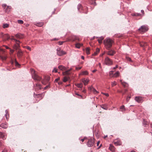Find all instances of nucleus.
Here are the masks:
<instances>
[{
	"instance_id": "f257e3e1",
	"label": "nucleus",
	"mask_w": 152,
	"mask_h": 152,
	"mask_svg": "<svg viewBox=\"0 0 152 152\" xmlns=\"http://www.w3.org/2000/svg\"><path fill=\"white\" fill-rule=\"evenodd\" d=\"M113 43V41L108 37L105 39L104 41L105 47L106 49L108 50H109L111 48Z\"/></svg>"
},
{
	"instance_id": "f03ea898",
	"label": "nucleus",
	"mask_w": 152,
	"mask_h": 152,
	"mask_svg": "<svg viewBox=\"0 0 152 152\" xmlns=\"http://www.w3.org/2000/svg\"><path fill=\"white\" fill-rule=\"evenodd\" d=\"M31 70L32 73V77L33 78L35 81H40L41 79V78L36 74L35 72L34 69H31Z\"/></svg>"
},
{
	"instance_id": "7ed1b4c3",
	"label": "nucleus",
	"mask_w": 152,
	"mask_h": 152,
	"mask_svg": "<svg viewBox=\"0 0 152 152\" xmlns=\"http://www.w3.org/2000/svg\"><path fill=\"white\" fill-rule=\"evenodd\" d=\"M95 143L94 140L93 138H91L88 140V141L87 142V145L88 147H91L93 146Z\"/></svg>"
},
{
	"instance_id": "20e7f679",
	"label": "nucleus",
	"mask_w": 152,
	"mask_h": 152,
	"mask_svg": "<svg viewBox=\"0 0 152 152\" xmlns=\"http://www.w3.org/2000/svg\"><path fill=\"white\" fill-rule=\"evenodd\" d=\"M148 29V28L147 26L143 25L138 29V30L140 32H145L147 31Z\"/></svg>"
},
{
	"instance_id": "39448f33",
	"label": "nucleus",
	"mask_w": 152,
	"mask_h": 152,
	"mask_svg": "<svg viewBox=\"0 0 152 152\" xmlns=\"http://www.w3.org/2000/svg\"><path fill=\"white\" fill-rule=\"evenodd\" d=\"M57 54L59 56H61L63 55L66 54V53L63 50H61L60 48H58L57 49Z\"/></svg>"
},
{
	"instance_id": "423d86ee",
	"label": "nucleus",
	"mask_w": 152,
	"mask_h": 152,
	"mask_svg": "<svg viewBox=\"0 0 152 152\" xmlns=\"http://www.w3.org/2000/svg\"><path fill=\"white\" fill-rule=\"evenodd\" d=\"M104 63L106 65L111 66L113 64V61L108 57H106L105 58Z\"/></svg>"
},
{
	"instance_id": "0eeeda50",
	"label": "nucleus",
	"mask_w": 152,
	"mask_h": 152,
	"mask_svg": "<svg viewBox=\"0 0 152 152\" xmlns=\"http://www.w3.org/2000/svg\"><path fill=\"white\" fill-rule=\"evenodd\" d=\"M15 41L16 42V44H15L13 46V48L14 49H15L16 50L20 49L19 48L20 47V41L19 40H17L16 39H14Z\"/></svg>"
},
{
	"instance_id": "6e6552de",
	"label": "nucleus",
	"mask_w": 152,
	"mask_h": 152,
	"mask_svg": "<svg viewBox=\"0 0 152 152\" xmlns=\"http://www.w3.org/2000/svg\"><path fill=\"white\" fill-rule=\"evenodd\" d=\"M115 52L114 50H111L107 52V54L108 55L113 56L115 54Z\"/></svg>"
},
{
	"instance_id": "1a4fd4ad",
	"label": "nucleus",
	"mask_w": 152,
	"mask_h": 152,
	"mask_svg": "<svg viewBox=\"0 0 152 152\" xmlns=\"http://www.w3.org/2000/svg\"><path fill=\"white\" fill-rule=\"evenodd\" d=\"M23 55V52L20 50L19 49L17 52V56L19 58L21 57Z\"/></svg>"
},
{
	"instance_id": "9d476101",
	"label": "nucleus",
	"mask_w": 152,
	"mask_h": 152,
	"mask_svg": "<svg viewBox=\"0 0 152 152\" xmlns=\"http://www.w3.org/2000/svg\"><path fill=\"white\" fill-rule=\"evenodd\" d=\"M135 100L136 101L139 103L142 100V99L140 96H136L135 98Z\"/></svg>"
},
{
	"instance_id": "9b49d317",
	"label": "nucleus",
	"mask_w": 152,
	"mask_h": 152,
	"mask_svg": "<svg viewBox=\"0 0 152 152\" xmlns=\"http://www.w3.org/2000/svg\"><path fill=\"white\" fill-rule=\"evenodd\" d=\"M142 124L145 127H147L148 126V123L145 121V119L143 120Z\"/></svg>"
},
{
	"instance_id": "f8f14e48",
	"label": "nucleus",
	"mask_w": 152,
	"mask_h": 152,
	"mask_svg": "<svg viewBox=\"0 0 152 152\" xmlns=\"http://www.w3.org/2000/svg\"><path fill=\"white\" fill-rule=\"evenodd\" d=\"M122 80H120L121 84L124 87H127L128 86V84L127 83L124 82H123Z\"/></svg>"
},
{
	"instance_id": "ddd939ff",
	"label": "nucleus",
	"mask_w": 152,
	"mask_h": 152,
	"mask_svg": "<svg viewBox=\"0 0 152 152\" xmlns=\"http://www.w3.org/2000/svg\"><path fill=\"white\" fill-rule=\"evenodd\" d=\"M82 82L85 85H86L89 82V80L88 79H83L82 80Z\"/></svg>"
},
{
	"instance_id": "4468645a",
	"label": "nucleus",
	"mask_w": 152,
	"mask_h": 152,
	"mask_svg": "<svg viewBox=\"0 0 152 152\" xmlns=\"http://www.w3.org/2000/svg\"><path fill=\"white\" fill-rule=\"evenodd\" d=\"M3 38L5 40H8L10 38V36L8 34H4L3 36Z\"/></svg>"
},
{
	"instance_id": "2eb2a0df",
	"label": "nucleus",
	"mask_w": 152,
	"mask_h": 152,
	"mask_svg": "<svg viewBox=\"0 0 152 152\" xmlns=\"http://www.w3.org/2000/svg\"><path fill=\"white\" fill-rule=\"evenodd\" d=\"M58 68L62 70H64L66 69V68L62 65L59 66H58Z\"/></svg>"
},
{
	"instance_id": "dca6fc26",
	"label": "nucleus",
	"mask_w": 152,
	"mask_h": 152,
	"mask_svg": "<svg viewBox=\"0 0 152 152\" xmlns=\"http://www.w3.org/2000/svg\"><path fill=\"white\" fill-rule=\"evenodd\" d=\"M109 149L111 151L113 152H114L115 151L114 147L111 145H110V146L109 148Z\"/></svg>"
},
{
	"instance_id": "f3484780",
	"label": "nucleus",
	"mask_w": 152,
	"mask_h": 152,
	"mask_svg": "<svg viewBox=\"0 0 152 152\" xmlns=\"http://www.w3.org/2000/svg\"><path fill=\"white\" fill-rule=\"evenodd\" d=\"M15 36L16 37L20 39H22L23 37V35L19 34H16Z\"/></svg>"
},
{
	"instance_id": "a211bd4d",
	"label": "nucleus",
	"mask_w": 152,
	"mask_h": 152,
	"mask_svg": "<svg viewBox=\"0 0 152 152\" xmlns=\"http://www.w3.org/2000/svg\"><path fill=\"white\" fill-rule=\"evenodd\" d=\"M77 8L78 10L79 11H80V10H83V8L82 7V6L81 5V4H79L78 5Z\"/></svg>"
},
{
	"instance_id": "6ab92c4d",
	"label": "nucleus",
	"mask_w": 152,
	"mask_h": 152,
	"mask_svg": "<svg viewBox=\"0 0 152 152\" xmlns=\"http://www.w3.org/2000/svg\"><path fill=\"white\" fill-rule=\"evenodd\" d=\"M0 138H2L3 140L5 139V136L3 133L0 132Z\"/></svg>"
},
{
	"instance_id": "aec40b11",
	"label": "nucleus",
	"mask_w": 152,
	"mask_h": 152,
	"mask_svg": "<svg viewBox=\"0 0 152 152\" xmlns=\"http://www.w3.org/2000/svg\"><path fill=\"white\" fill-rule=\"evenodd\" d=\"M82 45V44H80L79 43H77L75 44L76 47L78 48H79Z\"/></svg>"
},
{
	"instance_id": "412c9836",
	"label": "nucleus",
	"mask_w": 152,
	"mask_h": 152,
	"mask_svg": "<svg viewBox=\"0 0 152 152\" xmlns=\"http://www.w3.org/2000/svg\"><path fill=\"white\" fill-rule=\"evenodd\" d=\"M88 71H86L82 72L80 74V75H88Z\"/></svg>"
},
{
	"instance_id": "4be33fe9",
	"label": "nucleus",
	"mask_w": 152,
	"mask_h": 152,
	"mask_svg": "<svg viewBox=\"0 0 152 152\" xmlns=\"http://www.w3.org/2000/svg\"><path fill=\"white\" fill-rule=\"evenodd\" d=\"M43 23L42 22H39L36 23L35 25L41 27L43 25Z\"/></svg>"
},
{
	"instance_id": "5701e85b",
	"label": "nucleus",
	"mask_w": 152,
	"mask_h": 152,
	"mask_svg": "<svg viewBox=\"0 0 152 152\" xmlns=\"http://www.w3.org/2000/svg\"><path fill=\"white\" fill-rule=\"evenodd\" d=\"M99 39H98V41L99 43H102V41L104 39V37L101 36L99 37Z\"/></svg>"
},
{
	"instance_id": "b1692460",
	"label": "nucleus",
	"mask_w": 152,
	"mask_h": 152,
	"mask_svg": "<svg viewBox=\"0 0 152 152\" xmlns=\"http://www.w3.org/2000/svg\"><path fill=\"white\" fill-rule=\"evenodd\" d=\"M132 16H140L141 15V14L140 13H132Z\"/></svg>"
},
{
	"instance_id": "393cba45",
	"label": "nucleus",
	"mask_w": 152,
	"mask_h": 152,
	"mask_svg": "<svg viewBox=\"0 0 152 152\" xmlns=\"http://www.w3.org/2000/svg\"><path fill=\"white\" fill-rule=\"evenodd\" d=\"M75 85L77 87L79 88H82L83 87V85L82 83L76 84Z\"/></svg>"
},
{
	"instance_id": "a878e982",
	"label": "nucleus",
	"mask_w": 152,
	"mask_h": 152,
	"mask_svg": "<svg viewBox=\"0 0 152 152\" xmlns=\"http://www.w3.org/2000/svg\"><path fill=\"white\" fill-rule=\"evenodd\" d=\"M101 107L103 108V109L105 110H107L108 109L106 105L104 104H103L101 105Z\"/></svg>"
},
{
	"instance_id": "bb28decb",
	"label": "nucleus",
	"mask_w": 152,
	"mask_h": 152,
	"mask_svg": "<svg viewBox=\"0 0 152 152\" xmlns=\"http://www.w3.org/2000/svg\"><path fill=\"white\" fill-rule=\"evenodd\" d=\"M9 24L7 23H4L3 25V28H7L9 27Z\"/></svg>"
},
{
	"instance_id": "cd10ccee",
	"label": "nucleus",
	"mask_w": 152,
	"mask_h": 152,
	"mask_svg": "<svg viewBox=\"0 0 152 152\" xmlns=\"http://www.w3.org/2000/svg\"><path fill=\"white\" fill-rule=\"evenodd\" d=\"M36 87H37L36 88L37 90L40 89L41 88L40 85L38 83L36 84Z\"/></svg>"
},
{
	"instance_id": "c85d7f7f",
	"label": "nucleus",
	"mask_w": 152,
	"mask_h": 152,
	"mask_svg": "<svg viewBox=\"0 0 152 152\" xmlns=\"http://www.w3.org/2000/svg\"><path fill=\"white\" fill-rule=\"evenodd\" d=\"M11 8V7L10 6H7L5 10V11L6 12H9V11H10Z\"/></svg>"
},
{
	"instance_id": "c756f323",
	"label": "nucleus",
	"mask_w": 152,
	"mask_h": 152,
	"mask_svg": "<svg viewBox=\"0 0 152 152\" xmlns=\"http://www.w3.org/2000/svg\"><path fill=\"white\" fill-rule=\"evenodd\" d=\"M69 78V77H64L63 79V81L64 82H66L68 80V79Z\"/></svg>"
},
{
	"instance_id": "7c9ffc66",
	"label": "nucleus",
	"mask_w": 152,
	"mask_h": 152,
	"mask_svg": "<svg viewBox=\"0 0 152 152\" xmlns=\"http://www.w3.org/2000/svg\"><path fill=\"white\" fill-rule=\"evenodd\" d=\"M119 72L118 71H117L113 75L114 77H117L119 76Z\"/></svg>"
},
{
	"instance_id": "2f4dec72",
	"label": "nucleus",
	"mask_w": 152,
	"mask_h": 152,
	"mask_svg": "<svg viewBox=\"0 0 152 152\" xmlns=\"http://www.w3.org/2000/svg\"><path fill=\"white\" fill-rule=\"evenodd\" d=\"M73 41H75V40H78V41H80V39L78 38V37L77 36H74L73 37Z\"/></svg>"
},
{
	"instance_id": "473e14b6",
	"label": "nucleus",
	"mask_w": 152,
	"mask_h": 152,
	"mask_svg": "<svg viewBox=\"0 0 152 152\" xmlns=\"http://www.w3.org/2000/svg\"><path fill=\"white\" fill-rule=\"evenodd\" d=\"M86 53L87 54H90V49L89 48H87L86 49Z\"/></svg>"
},
{
	"instance_id": "72a5a7b5",
	"label": "nucleus",
	"mask_w": 152,
	"mask_h": 152,
	"mask_svg": "<svg viewBox=\"0 0 152 152\" xmlns=\"http://www.w3.org/2000/svg\"><path fill=\"white\" fill-rule=\"evenodd\" d=\"M114 143L115 144L117 145H120L121 144V142H120L115 141Z\"/></svg>"
},
{
	"instance_id": "f704fd0d",
	"label": "nucleus",
	"mask_w": 152,
	"mask_h": 152,
	"mask_svg": "<svg viewBox=\"0 0 152 152\" xmlns=\"http://www.w3.org/2000/svg\"><path fill=\"white\" fill-rule=\"evenodd\" d=\"M15 65L16 66H20V64L18 63V62L16 61V59H15Z\"/></svg>"
},
{
	"instance_id": "c9c22d12",
	"label": "nucleus",
	"mask_w": 152,
	"mask_h": 152,
	"mask_svg": "<svg viewBox=\"0 0 152 152\" xmlns=\"http://www.w3.org/2000/svg\"><path fill=\"white\" fill-rule=\"evenodd\" d=\"M5 113H6V114H5V117H6V119L7 120L8 119V118H9V116L8 115V117L7 116V113H8V111L7 110H5Z\"/></svg>"
},
{
	"instance_id": "e433bc0d",
	"label": "nucleus",
	"mask_w": 152,
	"mask_h": 152,
	"mask_svg": "<svg viewBox=\"0 0 152 152\" xmlns=\"http://www.w3.org/2000/svg\"><path fill=\"white\" fill-rule=\"evenodd\" d=\"M116 83L115 81H114L112 82L111 86L112 87H113L116 85Z\"/></svg>"
},
{
	"instance_id": "4c0bfd02",
	"label": "nucleus",
	"mask_w": 152,
	"mask_h": 152,
	"mask_svg": "<svg viewBox=\"0 0 152 152\" xmlns=\"http://www.w3.org/2000/svg\"><path fill=\"white\" fill-rule=\"evenodd\" d=\"M18 23L19 24H22L23 23V21L22 20H18Z\"/></svg>"
},
{
	"instance_id": "58836bf2",
	"label": "nucleus",
	"mask_w": 152,
	"mask_h": 152,
	"mask_svg": "<svg viewBox=\"0 0 152 152\" xmlns=\"http://www.w3.org/2000/svg\"><path fill=\"white\" fill-rule=\"evenodd\" d=\"M25 48H26L28 50H29L30 51H31V48L28 46H26L24 47Z\"/></svg>"
},
{
	"instance_id": "ea45409f",
	"label": "nucleus",
	"mask_w": 152,
	"mask_h": 152,
	"mask_svg": "<svg viewBox=\"0 0 152 152\" xmlns=\"http://www.w3.org/2000/svg\"><path fill=\"white\" fill-rule=\"evenodd\" d=\"M120 109L122 110V111L125 110V107L124 105H122L120 107Z\"/></svg>"
},
{
	"instance_id": "a19ab883",
	"label": "nucleus",
	"mask_w": 152,
	"mask_h": 152,
	"mask_svg": "<svg viewBox=\"0 0 152 152\" xmlns=\"http://www.w3.org/2000/svg\"><path fill=\"white\" fill-rule=\"evenodd\" d=\"M64 74L66 75H69V73L67 70H66L64 72Z\"/></svg>"
},
{
	"instance_id": "79ce46f5",
	"label": "nucleus",
	"mask_w": 152,
	"mask_h": 152,
	"mask_svg": "<svg viewBox=\"0 0 152 152\" xmlns=\"http://www.w3.org/2000/svg\"><path fill=\"white\" fill-rule=\"evenodd\" d=\"M75 95H77L78 96H79L80 97H79V98H82V96L81 95L79 94H78L77 93H75Z\"/></svg>"
},
{
	"instance_id": "37998d69",
	"label": "nucleus",
	"mask_w": 152,
	"mask_h": 152,
	"mask_svg": "<svg viewBox=\"0 0 152 152\" xmlns=\"http://www.w3.org/2000/svg\"><path fill=\"white\" fill-rule=\"evenodd\" d=\"M53 72H57V69H56V68H54V69L53 71Z\"/></svg>"
},
{
	"instance_id": "c03bdc74",
	"label": "nucleus",
	"mask_w": 152,
	"mask_h": 152,
	"mask_svg": "<svg viewBox=\"0 0 152 152\" xmlns=\"http://www.w3.org/2000/svg\"><path fill=\"white\" fill-rule=\"evenodd\" d=\"M99 48H97L96 50V52L98 53H99Z\"/></svg>"
},
{
	"instance_id": "a18cd8bd",
	"label": "nucleus",
	"mask_w": 152,
	"mask_h": 152,
	"mask_svg": "<svg viewBox=\"0 0 152 152\" xmlns=\"http://www.w3.org/2000/svg\"><path fill=\"white\" fill-rule=\"evenodd\" d=\"M82 67H76L75 69H76V70H78L79 69H81Z\"/></svg>"
},
{
	"instance_id": "49530a36",
	"label": "nucleus",
	"mask_w": 152,
	"mask_h": 152,
	"mask_svg": "<svg viewBox=\"0 0 152 152\" xmlns=\"http://www.w3.org/2000/svg\"><path fill=\"white\" fill-rule=\"evenodd\" d=\"M2 6L3 8L5 9V7L7 6V5L6 4H2Z\"/></svg>"
},
{
	"instance_id": "de8ad7c7",
	"label": "nucleus",
	"mask_w": 152,
	"mask_h": 152,
	"mask_svg": "<svg viewBox=\"0 0 152 152\" xmlns=\"http://www.w3.org/2000/svg\"><path fill=\"white\" fill-rule=\"evenodd\" d=\"M60 79V78L59 77H58L56 79L55 81H54V82H58V81Z\"/></svg>"
},
{
	"instance_id": "09e8293b",
	"label": "nucleus",
	"mask_w": 152,
	"mask_h": 152,
	"mask_svg": "<svg viewBox=\"0 0 152 152\" xmlns=\"http://www.w3.org/2000/svg\"><path fill=\"white\" fill-rule=\"evenodd\" d=\"M102 94L107 96H109V95L108 93H102Z\"/></svg>"
},
{
	"instance_id": "8fccbe9b",
	"label": "nucleus",
	"mask_w": 152,
	"mask_h": 152,
	"mask_svg": "<svg viewBox=\"0 0 152 152\" xmlns=\"http://www.w3.org/2000/svg\"><path fill=\"white\" fill-rule=\"evenodd\" d=\"M93 91L94 93H98V92L94 88L93 89Z\"/></svg>"
},
{
	"instance_id": "3c124183",
	"label": "nucleus",
	"mask_w": 152,
	"mask_h": 152,
	"mask_svg": "<svg viewBox=\"0 0 152 152\" xmlns=\"http://www.w3.org/2000/svg\"><path fill=\"white\" fill-rule=\"evenodd\" d=\"M131 98L130 96H128L126 98V101L127 102H128L129 100V99Z\"/></svg>"
},
{
	"instance_id": "603ef678",
	"label": "nucleus",
	"mask_w": 152,
	"mask_h": 152,
	"mask_svg": "<svg viewBox=\"0 0 152 152\" xmlns=\"http://www.w3.org/2000/svg\"><path fill=\"white\" fill-rule=\"evenodd\" d=\"M64 42H59V45H62L63 44V43Z\"/></svg>"
},
{
	"instance_id": "864d4df0",
	"label": "nucleus",
	"mask_w": 152,
	"mask_h": 152,
	"mask_svg": "<svg viewBox=\"0 0 152 152\" xmlns=\"http://www.w3.org/2000/svg\"><path fill=\"white\" fill-rule=\"evenodd\" d=\"M86 138V137H85L83 139H81L80 140L82 142H83L84 140Z\"/></svg>"
},
{
	"instance_id": "5fc2aeb1",
	"label": "nucleus",
	"mask_w": 152,
	"mask_h": 152,
	"mask_svg": "<svg viewBox=\"0 0 152 152\" xmlns=\"http://www.w3.org/2000/svg\"><path fill=\"white\" fill-rule=\"evenodd\" d=\"M97 54H98V53H97L96 52H95L93 54V56H95Z\"/></svg>"
},
{
	"instance_id": "6e6d98bb",
	"label": "nucleus",
	"mask_w": 152,
	"mask_h": 152,
	"mask_svg": "<svg viewBox=\"0 0 152 152\" xmlns=\"http://www.w3.org/2000/svg\"><path fill=\"white\" fill-rule=\"evenodd\" d=\"M10 52H11V53H12L14 52V50H13L10 49Z\"/></svg>"
},
{
	"instance_id": "4d7b16f0",
	"label": "nucleus",
	"mask_w": 152,
	"mask_h": 152,
	"mask_svg": "<svg viewBox=\"0 0 152 152\" xmlns=\"http://www.w3.org/2000/svg\"><path fill=\"white\" fill-rule=\"evenodd\" d=\"M1 152H7V151L5 149H4Z\"/></svg>"
},
{
	"instance_id": "13d9d810",
	"label": "nucleus",
	"mask_w": 152,
	"mask_h": 152,
	"mask_svg": "<svg viewBox=\"0 0 152 152\" xmlns=\"http://www.w3.org/2000/svg\"><path fill=\"white\" fill-rule=\"evenodd\" d=\"M100 142L99 141H98L97 143V146H98Z\"/></svg>"
},
{
	"instance_id": "bf43d9fd",
	"label": "nucleus",
	"mask_w": 152,
	"mask_h": 152,
	"mask_svg": "<svg viewBox=\"0 0 152 152\" xmlns=\"http://www.w3.org/2000/svg\"><path fill=\"white\" fill-rule=\"evenodd\" d=\"M10 62L12 64H14V61L12 59L11 60Z\"/></svg>"
},
{
	"instance_id": "052dcab7",
	"label": "nucleus",
	"mask_w": 152,
	"mask_h": 152,
	"mask_svg": "<svg viewBox=\"0 0 152 152\" xmlns=\"http://www.w3.org/2000/svg\"><path fill=\"white\" fill-rule=\"evenodd\" d=\"M97 71V70L96 69H94V70H93L92 71V72L93 73H94L95 72H96V71Z\"/></svg>"
},
{
	"instance_id": "680f3d73",
	"label": "nucleus",
	"mask_w": 152,
	"mask_h": 152,
	"mask_svg": "<svg viewBox=\"0 0 152 152\" xmlns=\"http://www.w3.org/2000/svg\"><path fill=\"white\" fill-rule=\"evenodd\" d=\"M4 46L5 47V48L7 49H10L7 46H5V45H4Z\"/></svg>"
},
{
	"instance_id": "e2e57ef3",
	"label": "nucleus",
	"mask_w": 152,
	"mask_h": 152,
	"mask_svg": "<svg viewBox=\"0 0 152 152\" xmlns=\"http://www.w3.org/2000/svg\"><path fill=\"white\" fill-rule=\"evenodd\" d=\"M141 12L143 14H144V11L143 10H141Z\"/></svg>"
},
{
	"instance_id": "0e129e2a",
	"label": "nucleus",
	"mask_w": 152,
	"mask_h": 152,
	"mask_svg": "<svg viewBox=\"0 0 152 152\" xmlns=\"http://www.w3.org/2000/svg\"><path fill=\"white\" fill-rule=\"evenodd\" d=\"M118 92L119 93H122V91H118Z\"/></svg>"
},
{
	"instance_id": "69168bd1",
	"label": "nucleus",
	"mask_w": 152,
	"mask_h": 152,
	"mask_svg": "<svg viewBox=\"0 0 152 152\" xmlns=\"http://www.w3.org/2000/svg\"><path fill=\"white\" fill-rule=\"evenodd\" d=\"M72 68H70L69 69L67 70V71L68 72H69L70 71H71L72 70Z\"/></svg>"
},
{
	"instance_id": "338daca9",
	"label": "nucleus",
	"mask_w": 152,
	"mask_h": 152,
	"mask_svg": "<svg viewBox=\"0 0 152 152\" xmlns=\"http://www.w3.org/2000/svg\"><path fill=\"white\" fill-rule=\"evenodd\" d=\"M81 58L83 60L84 59V57L83 56H81Z\"/></svg>"
},
{
	"instance_id": "774afa93",
	"label": "nucleus",
	"mask_w": 152,
	"mask_h": 152,
	"mask_svg": "<svg viewBox=\"0 0 152 152\" xmlns=\"http://www.w3.org/2000/svg\"><path fill=\"white\" fill-rule=\"evenodd\" d=\"M98 65L100 67H101V64L100 63H99Z\"/></svg>"
}]
</instances>
